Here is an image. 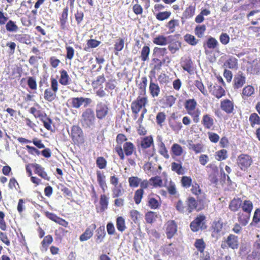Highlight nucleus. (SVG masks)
Listing matches in <instances>:
<instances>
[{
  "label": "nucleus",
  "mask_w": 260,
  "mask_h": 260,
  "mask_svg": "<svg viewBox=\"0 0 260 260\" xmlns=\"http://www.w3.org/2000/svg\"><path fill=\"white\" fill-rule=\"evenodd\" d=\"M224 222L221 218L214 220L210 228L211 236L212 238L218 239L224 234Z\"/></svg>",
  "instance_id": "obj_5"
},
{
  "label": "nucleus",
  "mask_w": 260,
  "mask_h": 260,
  "mask_svg": "<svg viewBox=\"0 0 260 260\" xmlns=\"http://www.w3.org/2000/svg\"><path fill=\"white\" fill-rule=\"evenodd\" d=\"M171 15L170 11H164L158 13L156 15V18L159 21H164L168 19Z\"/></svg>",
  "instance_id": "obj_64"
},
{
  "label": "nucleus",
  "mask_w": 260,
  "mask_h": 260,
  "mask_svg": "<svg viewBox=\"0 0 260 260\" xmlns=\"http://www.w3.org/2000/svg\"><path fill=\"white\" fill-rule=\"evenodd\" d=\"M153 43L157 45L164 46L168 44V40L165 36L158 35L153 39Z\"/></svg>",
  "instance_id": "obj_55"
},
{
  "label": "nucleus",
  "mask_w": 260,
  "mask_h": 260,
  "mask_svg": "<svg viewBox=\"0 0 260 260\" xmlns=\"http://www.w3.org/2000/svg\"><path fill=\"white\" fill-rule=\"evenodd\" d=\"M224 66L230 69H237L238 67V59L234 56H230L225 61Z\"/></svg>",
  "instance_id": "obj_43"
},
{
  "label": "nucleus",
  "mask_w": 260,
  "mask_h": 260,
  "mask_svg": "<svg viewBox=\"0 0 260 260\" xmlns=\"http://www.w3.org/2000/svg\"><path fill=\"white\" fill-rule=\"evenodd\" d=\"M150 53V47L147 45L144 46L140 52V57L141 58V61L144 62L148 60Z\"/></svg>",
  "instance_id": "obj_46"
},
{
  "label": "nucleus",
  "mask_w": 260,
  "mask_h": 260,
  "mask_svg": "<svg viewBox=\"0 0 260 260\" xmlns=\"http://www.w3.org/2000/svg\"><path fill=\"white\" fill-rule=\"evenodd\" d=\"M96 117L99 120L105 119L109 114L108 105L103 102L99 103L95 108Z\"/></svg>",
  "instance_id": "obj_14"
},
{
  "label": "nucleus",
  "mask_w": 260,
  "mask_h": 260,
  "mask_svg": "<svg viewBox=\"0 0 260 260\" xmlns=\"http://www.w3.org/2000/svg\"><path fill=\"white\" fill-rule=\"evenodd\" d=\"M167 119V115L165 112H159L156 116V122L160 127L164 125Z\"/></svg>",
  "instance_id": "obj_51"
},
{
  "label": "nucleus",
  "mask_w": 260,
  "mask_h": 260,
  "mask_svg": "<svg viewBox=\"0 0 260 260\" xmlns=\"http://www.w3.org/2000/svg\"><path fill=\"white\" fill-rule=\"evenodd\" d=\"M106 235V233L105 232V227L104 226H100L96 230V242L98 243H101L105 237Z\"/></svg>",
  "instance_id": "obj_38"
},
{
  "label": "nucleus",
  "mask_w": 260,
  "mask_h": 260,
  "mask_svg": "<svg viewBox=\"0 0 260 260\" xmlns=\"http://www.w3.org/2000/svg\"><path fill=\"white\" fill-rule=\"evenodd\" d=\"M196 4H190L185 9L181 17L182 23H183L185 20L189 19L193 17L195 14Z\"/></svg>",
  "instance_id": "obj_17"
},
{
  "label": "nucleus",
  "mask_w": 260,
  "mask_h": 260,
  "mask_svg": "<svg viewBox=\"0 0 260 260\" xmlns=\"http://www.w3.org/2000/svg\"><path fill=\"white\" fill-rule=\"evenodd\" d=\"M143 114H141L138 119L136 121V123L138 124V127L137 128L138 134L140 136H145L147 134V130L142 125L143 122Z\"/></svg>",
  "instance_id": "obj_35"
},
{
  "label": "nucleus",
  "mask_w": 260,
  "mask_h": 260,
  "mask_svg": "<svg viewBox=\"0 0 260 260\" xmlns=\"http://www.w3.org/2000/svg\"><path fill=\"white\" fill-rule=\"evenodd\" d=\"M242 205V200L240 198H234L229 203V209L233 212L239 210Z\"/></svg>",
  "instance_id": "obj_24"
},
{
  "label": "nucleus",
  "mask_w": 260,
  "mask_h": 260,
  "mask_svg": "<svg viewBox=\"0 0 260 260\" xmlns=\"http://www.w3.org/2000/svg\"><path fill=\"white\" fill-rule=\"evenodd\" d=\"M96 224L93 223L89 227L86 228L85 232L79 237L80 241H87L91 238L93 235V231L96 229Z\"/></svg>",
  "instance_id": "obj_26"
},
{
  "label": "nucleus",
  "mask_w": 260,
  "mask_h": 260,
  "mask_svg": "<svg viewBox=\"0 0 260 260\" xmlns=\"http://www.w3.org/2000/svg\"><path fill=\"white\" fill-rule=\"evenodd\" d=\"M31 166L34 168L36 174L45 180H50V177L48 175L47 172L45 171L44 168L42 166L37 163L31 164Z\"/></svg>",
  "instance_id": "obj_20"
},
{
  "label": "nucleus",
  "mask_w": 260,
  "mask_h": 260,
  "mask_svg": "<svg viewBox=\"0 0 260 260\" xmlns=\"http://www.w3.org/2000/svg\"><path fill=\"white\" fill-rule=\"evenodd\" d=\"M197 103L194 99H188L184 103V107L187 113L191 116L193 121L197 123L200 121V115L201 111L196 109Z\"/></svg>",
  "instance_id": "obj_2"
},
{
  "label": "nucleus",
  "mask_w": 260,
  "mask_h": 260,
  "mask_svg": "<svg viewBox=\"0 0 260 260\" xmlns=\"http://www.w3.org/2000/svg\"><path fill=\"white\" fill-rule=\"evenodd\" d=\"M166 234L169 239H172L177 232V224L174 220H169L165 224Z\"/></svg>",
  "instance_id": "obj_15"
},
{
  "label": "nucleus",
  "mask_w": 260,
  "mask_h": 260,
  "mask_svg": "<svg viewBox=\"0 0 260 260\" xmlns=\"http://www.w3.org/2000/svg\"><path fill=\"white\" fill-rule=\"evenodd\" d=\"M112 192L113 198H118L122 195L124 192V189L122 188L121 184H120L119 185L114 186L112 189Z\"/></svg>",
  "instance_id": "obj_56"
},
{
  "label": "nucleus",
  "mask_w": 260,
  "mask_h": 260,
  "mask_svg": "<svg viewBox=\"0 0 260 260\" xmlns=\"http://www.w3.org/2000/svg\"><path fill=\"white\" fill-rule=\"evenodd\" d=\"M226 243L229 247L233 249L238 247V237L234 235L230 234L226 240Z\"/></svg>",
  "instance_id": "obj_32"
},
{
  "label": "nucleus",
  "mask_w": 260,
  "mask_h": 260,
  "mask_svg": "<svg viewBox=\"0 0 260 260\" xmlns=\"http://www.w3.org/2000/svg\"><path fill=\"white\" fill-rule=\"evenodd\" d=\"M206 30V27L205 25H197L194 29L195 35L198 38H202L204 36V33L205 32Z\"/></svg>",
  "instance_id": "obj_62"
},
{
  "label": "nucleus",
  "mask_w": 260,
  "mask_h": 260,
  "mask_svg": "<svg viewBox=\"0 0 260 260\" xmlns=\"http://www.w3.org/2000/svg\"><path fill=\"white\" fill-rule=\"evenodd\" d=\"M148 103L147 96L139 95L137 98L134 100L131 104V110H136L138 111H142L141 114H143L144 117L145 114L147 113L146 106Z\"/></svg>",
  "instance_id": "obj_4"
},
{
  "label": "nucleus",
  "mask_w": 260,
  "mask_h": 260,
  "mask_svg": "<svg viewBox=\"0 0 260 260\" xmlns=\"http://www.w3.org/2000/svg\"><path fill=\"white\" fill-rule=\"evenodd\" d=\"M69 8L67 6L64 7L59 17V24L60 29L66 30L67 29V22L68 19Z\"/></svg>",
  "instance_id": "obj_23"
},
{
  "label": "nucleus",
  "mask_w": 260,
  "mask_h": 260,
  "mask_svg": "<svg viewBox=\"0 0 260 260\" xmlns=\"http://www.w3.org/2000/svg\"><path fill=\"white\" fill-rule=\"evenodd\" d=\"M171 151L173 158H175L176 156H181L183 152L182 146L177 143H174L172 145Z\"/></svg>",
  "instance_id": "obj_33"
},
{
  "label": "nucleus",
  "mask_w": 260,
  "mask_h": 260,
  "mask_svg": "<svg viewBox=\"0 0 260 260\" xmlns=\"http://www.w3.org/2000/svg\"><path fill=\"white\" fill-rule=\"evenodd\" d=\"M158 217V215L156 212L149 211L145 214V219L147 223L152 224L156 220Z\"/></svg>",
  "instance_id": "obj_34"
},
{
  "label": "nucleus",
  "mask_w": 260,
  "mask_h": 260,
  "mask_svg": "<svg viewBox=\"0 0 260 260\" xmlns=\"http://www.w3.org/2000/svg\"><path fill=\"white\" fill-rule=\"evenodd\" d=\"M251 214L247 212H239L237 214L238 221L242 226H245L248 223Z\"/></svg>",
  "instance_id": "obj_29"
},
{
  "label": "nucleus",
  "mask_w": 260,
  "mask_h": 260,
  "mask_svg": "<svg viewBox=\"0 0 260 260\" xmlns=\"http://www.w3.org/2000/svg\"><path fill=\"white\" fill-rule=\"evenodd\" d=\"M60 78L59 83L63 86H67L70 84L71 79L66 70L62 69L59 71Z\"/></svg>",
  "instance_id": "obj_27"
},
{
  "label": "nucleus",
  "mask_w": 260,
  "mask_h": 260,
  "mask_svg": "<svg viewBox=\"0 0 260 260\" xmlns=\"http://www.w3.org/2000/svg\"><path fill=\"white\" fill-rule=\"evenodd\" d=\"M228 158V151L225 149L218 150L215 153V158L218 161L225 160Z\"/></svg>",
  "instance_id": "obj_60"
},
{
  "label": "nucleus",
  "mask_w": 260,
  "mask_h": 260,
  "mask_svg": "<svg viewBox=\"0 0 260 260\" xmlns=\"http://www.w3.org/2000/svg\"><path fill=\"white\" fill-rule=\"evenodd\" d=\"M254 92V88L253 86L250 85L245 86L242 90L241 93L243 99L251 96Z\"/></svg>",
  "instance_id": "obj_47"
},
{
  "label": "nucleus",
  "mask_w": 260,
  "mask_h": 260,
  "mask_svg": "<svg viewBox=\"0 0 260 260\" xmlns=\"http://www.w3.org/2000/svg\"><path fill=\"white\" fill-rule=\"evenodd\" d=\"M137 86L139 89V95H146V87L147 85V78L146 76L142 77L139 83L137 81Z\"/></svg>",
  "instance_id": "obj_28"
},
{
  "label": "nucleus",
  "mask_w": 260,
  "mask_h": 260,
  "mask_svg": "<svg viewBox=\"0 0 260 260\" xmlns=\"http://www.w3.org/2000/svg\"><path fill=\"white\" fill-rule=\"evenodd\" d=\"M246 82V77L243 73L239 71L235 75L233 80V88L238 89L241 88Z\"/></svg>",
  "instance_id": "obj_18"
},
{
  "label": "nucleus",
  "mask_w": 260,
  "mask_h": 260,
  "mask_svg": "<svg viewBox=\"0 0 260 260\" xmlns=\"http://www.w3.org/2000/svg\"><path fill=\"white\" fill-rule=\"evenodd\" d=\"M194 85L200 91V92L205 96H208V93L205 86L201 80H196L194 81Z\"/></svg>",
  "instance_id": "obj_52"
},
{
  "label": "nucleus",
  "mask_w": 260,
  "mask_h": 260,
  "mask_svg": "<svg viewBox=\"0 0 260 260\" xmlns=\"http://www.w3.org/2000/svg\"><path fill=\"white\" fill-rule=\"evenodd\" d=\"M181 67L183 70L187 72L189 74L192 75L196 70V66L189 56H185L181 59Z\"/></svg>",
  "instance_id": "obj_12"
},
{
  "label": "nucleus",
  "mask_w": 260,
  "mask_h": 260,
  "mask_svg": "<svg viewBox=\"0 0 260 260\" xmlns=\"http://www.w3.org/2000/svg\"><path fill=\"white\" fill-rule=\"evenodd\" d=\"M179 26V20L177 19H172L166 25L170 33H173L175 31V27Z\"/></svg>",
  "instance_id": "obj_58"
},
{
  "label": "nucleus",
  "mask_w": 260,
  "mask_h": 260,
  "mask_svg": "<svg viewBox=\"0 0 260 260\" xmlns=\"http://www.w3.org/2000/svg\"><path fill=\"white\" fill-rule=\"evenodd\" d=\"M214 119L212 116L208 114H205L202 117L201 123L206 129H212L214 125Z\"/></svg>",
  "instance_id": "obj_22"
},
{
  "label": "nucleus",
  "mask_w": 260,
  "mask_h": 260,
  "mask_svg": "<svg viewBox=\"0 0 260 260\" xmlns=\"http://www.w3.org/2000/svg\"><path fill=\"white\" fill-rule=\"evenodd\" d=\"M149 90L153 98L157 97L160 93V87L157 83H155L151 79L150 81Z\"/></svg>",
  "instance_id": "obj_31"
},
{
  "label": "nucleus",
  "mask_w": 260,
  "mask_h": 260,
  "mask_svg": "<svg viewBox=\"0 0 260 260\" xmlns=\"http://www.w3.org/2000/svg\"><path fill=\"white\" fill-rule=\"evenodd\" d=\"M29 112L34 115L36 118H39L43 123L44 126L47 130L51 129V124L52 121L46 114L41 110L37 109L35 107H31L29 109Z\"/></svg>",
  "instance_id": "obj_7"
},
{
  "label": "nucleus",
  "mask_w": 260,
  "mask_h": 260,
  "mask_svg": "<svg viewBox=\"0 0 260 260\" xmlns=\"http://www.w3.org/2000/svg\"><path fill=\"white\" fill-rule=\"evenodd\" d=\"M188 148L189 150H192L197 154L203 151L204 146L201 143L194 144L192 140H190L188 141Z\"/></svg>",
  "instance_id": "obj_37"
},
{
  "label": "nucleus",
  "mask_w": 260,
  "mask_h": 260,
  "mask_svg": "<svg viewBox=\"0 0 260 260\" xmlns=\"http://www.w3.org/2000/svg\"><path fill=\"white\" fill-rule=\"evenodd\" d=\"M69 136L75 144L80 145L84 143V135L83 130L78 125H74L71 127Z\"/></svg>",
  "instance_id": "obj_6"
},
{
  "label": "nucleus",
  "mask_w": 260,
  "mask_h": 260,
  "mask_svg": "<svg viewBox=\"0 0 260 260\" xmlns=\"http://www.w3.org/2000/svg\"><path fill=\"white\" fill-rule=\"evenodd\" d=\"M253 208L252 201L249 200H245L242 201V205L241 206L242 210L244 212H247L251 214Z\"/></svg>",
  "instance_id": "obj_45"
},
{
  "label": "nucleus",
  "mask_w": 260,
  "mask_h": 260,
  "mask_svg": "<svg viewBox=\"0 0 260 260\" xmlns=\"http://www.w3.org/2000/svg\"><path fill=\"white\" fill-rule=\"evenodd\" d=\"M116 225L118 231L124 232L126 229L125 219L122 216H118L116 218Z\"/></svg>",
  "instance_id": "obj_48"
},
{
  "label": "nucleus",
  "mask_w": 260,
  "mask_h": 260,
  "mask_svg": "<svg viewBox=\"0 0 260 260\" xmlns=\"http://www.w3.org/2000/svg\"><path fill=\"white\" fill-rule=\"evenodd\" d=\"M180 183L183 188H188L192 184V179L190 176H183L181 178Z\"/></svg>",
  "instance_id": "obj_54"
},
{
  "label": "nucleus",
  "mask_w": 260,
  "mask_h": 260,
  "mask_svg": "<svg viewBox=\"0 0 260 260\" xmlns=\"http://www.w3.org/2000/svg\"><path fill=\"white\" fill-rule=\"evenodd\" d=\"M149 179L150 186H152L153 188L162 187L164 186L163 181L160 176H156L152 177Z\"/></svg>",
  "instance_id": "obj_39"
},
{
  "label": "nucleus",
  "mask_w": 260,
  "mask_h": 260,
  "mask_svg": "<svg viewBox=\"0 0 260 260\" xmlns=\"http://www.w3.org/2000/svg\"><path fill=\"white\" fill-rule=\"evenodd\" d=\"M234 103L229 99H224L220 101V108L228 114L233 113L234 111Z\"/></svg>",
  "instance_id": "obj_19"
},
{
  "label": "nucleus",
  "mask_w": 260,
  "mask_h": 260,
  "mask_svg": "<svg viewBox=\"0 0 260 260\" xmlns=\"http://www.w3.org/2000/svg\"><path fill=\"white\" fill-rule=\"evenodd\" d=\"M159 200L149 195L147 198L146 205L152 210L159 209L161 205L160 197L157 196Z\"/></svg>",
  "instance_id": "obj_21"
},
{
  "label": "nucleus",
  "mask_w": 260,
  "mask_h": 260,
  "mask_svg": "<svg viewBox=\"0 0 260 260\" xmlns=\"http://www.w3.org/2000/svg\"><path fill=\"white\" fill-rule=\"evenodd\" d=\"M129 216L135 224H139L142 217V214L139 211L132 209L129 211Z\"/></svg>",
  "instance_id": "obj_44"
},
{
  "label": "nucleus",
  "mask_w": 260,
  "mask_h": 260,
  "mask_svg": "<svg viewBox=\"0 0 260 260\" xmlns=\"http://www.w3.org/2000/svg\"><path fill=\"white\" fill-rule=\"evenodd\" d=\"M53 242V238L52 236L50 235H47L45 236L43 241L41 242V244L42 247L45 250H47L49 246Z\"/></svg>",
  "instance_id": "obj_57"
},
{
  "label": "nucleus",
  "mask_w": 260,
  "mask_h": 260,
  "mask_svg": "<svg viewBox=\"0 0 260 260\" xmlns=\"http://www.w3.org/2000/svg\"><path fill=\"white\" fill-rule=\"evenodd\" d=\"M109 199L106 194H103L100 196V210L103 212L108 208L109 204Z\"/></svg>",
  "instance_id": "obj_50"
},
{
  "label": "nucleus",
  "mask_w": 260,
  "mask_h": 260,
  "mask_svg": "<svg viewBox=\"0 0 260 260\" xmlns=\"http://www.w3.org/2000/svg\"><path fill=\"white\" fill-rule=\"evenodd\" d=\"M169 125L171 129L176 133H178L182 128L181 122L174 113L172 114L169 119Z\"/></svg>",
  "instance_id": "obj_16"
},
{
  "label": "nucleus",
  "mask_w": 260,
  "mask_h": 260,
  "mask_svg": "<svg viewBox=\"0 0 260 260\" xmlns=\"http://www.w3.org/2000/svg\"><path fill=\"white\" fill-rule=\"evenodd\" d=\"M56 93L57 92L51 90L50 88H47L44 91V98L46 101L51 102L56 99Z\"/></svg>",
  "instance_id": "obj_36"
},
{
  "label": "nucleus",
  "mask_w": 260,
  "mask_h": 260,
  "mask_svg": "<svg viewBox=\"0 0 260 260\" xmlns=\"http://www.w3.org/2000/svg\"><path fill=\"white\" fill-rule=\"evenodd\" d=\"M135 150V146L131 142L124 143L122 147L121 145H116L115 148V151L121 160L124 159L125 155L126 156L132 155Z\"/></svg>",
  "instance_id": "obj_3"
},
{
  "label": "nucleus",
  "mask_w": 260,
  "mask_h": 260,
  "mask_svg": "<svg viewBox=\"0 0 260 260\" xmlns=\"http://www.w3.org/2000/svg\"><path fill=\"white\" fill-rule=\"evenodd\" d=\"M6 29L9 32H16L18 30V27L15 22L10 20L6 23Z\"/></svg>",
  "instance_id": "obj_61"
},
{
  "label": "nucleus",
  "mask_w": 260,
  "mask_h": 260,
  "mask_svg": "<svg viewBox=\"0 0 260 260\" xmlns=\"http://www.w3.org/2000/svg\"><path fill=\"white\" fill-rule=\"evenodd\" d=\"M181 47V43L179 41H172L168 45V49L172 54L175 53Z\"/></svg>",
  "instance_id": "obj_42"
},
{
  "label": "nucleus",
  "mask_w": 260,
  "mask_h": 260,
  "mask_svg": "<svg viewBox=\"0 0 260 260\" xmlns=\"http://www.w3.org/2000/svg\"><path fill=\"white\" fill-rule=\"evenodd\" d=\"M144 194V190L139 189L136 190L134 193V200L136 204L139 205L142 201Z\"/></svg>",
  "instance_id": "obj_59"
},
{
  "label": "nucleus",
  "mask_w": 260,
  "mask_h": 260,
  "mask_svg": "<svg viewBox=\"0 0 260 260\" xmlns=\"http://www.w3.org/2000/svg\"><path fill=\"white\" fill-rule=\"evenodd\" d=\"M96 177L97 181L103 191L104 192L107 186L106 182V176L104 175V172L100 171H97Z\"/></svg>",
  "instance_id": "obj_30"
},
{
  "label": "nucleus",
  "mask_w": 260,
  "mask_h": 260,
  "mask_svg": "<svg viewBox=\"0 0 260 260\" xmlns=\"http://www.w3.org/2000/svg\"><path fill=\"white\" fill-rule=\"evenodd\" d=\"M171 170L178 175H183L185 173L184 169L182 166V162L180 161L179 162H172L171 163Z\"/></svg>",
  "instance_id": "obj_41"
},
{
  "label": "nucleus",
  "mask_w": 260,
  "mask_h": 260,
  "mask_svg": "<svg viewBox=\"0 0 260 260\" xmlns=\"http://www.w3.org/2000/svg\"><path fill=\"white\" fill-rule=\"evenodd\" d=\"M250 126L254 127L256 125H260V117L256 113H251L249 118Z\"/></svg>",
  "instance_id": "obj_49"
},
{
  "label": "nucleus",
  "mask_w": 260,
  "mask_h": 260,
  "mask_svg": "<svg viewBox=\"0 0 260 260\" xmlns=\"http://www.w3.org/2000/svg\"><path fill=\"white\" fill-rule=\"evenodd\" d=\"M128 181L131 187L136 188L140 185L141 178L137 176H132L128 178Z\"/></svg>",
  "instance_id": "obj_63"
},
{
  "label": "nucleus",
  "mask_w": 260,
  "mask_h": 260,
  "mask_svg": "<svg viewBox=\"0 0 260 260\" xmlns=\"http://www.w3.org/2000/svg\"><path fill=\"white\" fill-rule=\"evenodd\" d=\"M154 140L151 135L145 136L141 140L140 146L143 150H145L151 146L154 147Z\"/></svg>",
  "instance_id": "obj_25"
},
{
  "label": "nucleus",
  "mask_w": 260,
  "mask_h": 260,
  "mask_svg": "<svg viewBox=\"0 0 260 260\" xmlns=\"http://www.w3.org/2000/svg\"><path fill=\"white\" fill-rule=\"evenodd\" d=\"M208 206L207 196L205 193L201 198L196 199L192 196L188 197L185 200V205L183 201L179 200L175 204L176 210L180 213L189 215L193 211L199 212L204 210Z\"/></svg>",
  "instance_id": "obj_1"
},
{
  "label": "nucleus",
  "mask_w": 260,
  "mask_h": 260,
  "mask_svg": "<svg viewBox=\"0 0 260 260\" xmlns=\"http://www.w3.org/2000/svg\"><path fill=\"white\" fill-rule=\"evenodd\" d=\"M194 246L198 251L203 253L206 248V243L203 239H197L195 241Z\"/></svg>",
  "instance_id": "obj_53"
},
{
  "label": "nucleus",
  "mask_w": 260,
  "mask_h": 260,
  "mask_svg": "<svg viewBox=\"0 0 260 260\" xmlns=\"http://www.w3.org/2000/svg\"><path fill=\"white\" fill-rule=\"evenodd\" d=\"M206 217L204 214H199L190 222V228L193 232L207 229L206 223Z\"/></svg>",
  "instance_id": "obj_11"
},
{
  "label": "nucleus",
  "mask_w": 260,
  "mask_h": 260,
  "mask_svg": "<svg viewBox=\"0 0 260 260\" xmlns=\"http://www.w3.org/2000/svg\"><path fill=\"white\" fill-rule=\"evenodd\" d=\"M190 191L192 194L198 198L199 196L201 195V197L205 193L203 192L200 185L196 181H194L191 186H190Z\"/></svg>",
  "instance_id": "obj_40"
},
{
  "label": "nucleus",
  "mask_w": 260,
  "mask_h": 260,
  "mask_svg": "<svg viewBox=\"0 0 260 260\" xmlns=\"http://www.w3.org/2000/svg\"><path fill=\"white\" fill-rule=\"evenodd\" d=\"M253 163L252 157L247 154L239 155L236 159L238 168L242 171H247Z\"/></svg>",
  "instance_id": "obj_10"
},
{
  "label": "nucleus",
  "mask_w": 260,
  "mask_h": 260,
  "mask_svg": "<svg viewBox=\"0 0 260 260\" xmlns=\"http://www.w3.org/2000/svg\"><path fill=\"white\" fill-rule=\"evenodd\" d=\"M96 118L93 110L91 108L85 109L81 115V123L82 125L90 128L95 124Z\"/></svg>",
  "instance_id": "obj_8"
},
{
  "label": "nucleus",
  "mask_w": 260,
  "mask_h": 260,
  "mask_svg": "<svg viewBox=\"0 0 260 260\" xmlns=\"http://www.w3.org/2000/svg\"><path fill=\"white\" fill-rule=\"evenodd\" d=\"M219 46L217 40L212 37H209L206 41V43L204 44L205 49V53L208 56V59L211 62H214L216 61V58L215 55H211L212 52L209 49H217Z\"/></svg>",
  "instance_id": "obj_9"
},
{
  "label": "nucleus",
  "mask_w": 260,
  "mask_h": 260,
  "mask_svg": "<svg viewBox=\"0 0 260 260\" xmlns=\"http://www.w3.org/2000/svg\"><path fill=\"white\" fill-rule=\"evenodd\" d=\"M208 88L211 95L218 99L221 98L225 95L224 89L221 86L218 85L217 84H213L210 83L208 84Z\"/></svg>",
  "instance_id": "obj_13"
}]
</instances>
